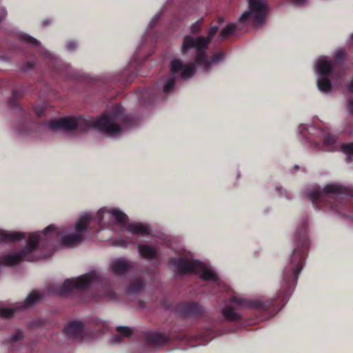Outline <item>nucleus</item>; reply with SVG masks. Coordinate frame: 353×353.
<instances>
[{
	"label": "nucleus",
	"instance_id": "1",
	"mask_svg": "<svg viewBox=\"0 0 353 353\" xmlns=\"http://www.w3.org/2000/svg\"><path fill=\"white\" fill-rule=\"evenodd\" d=\"M91 219L90 214H83L72 229H61L52 223L41 230L28 233L19 231L0 230L2 241H17L25 239L24 245L19 250H10L0 256V263L13 266L22 261L33 262L49 257L52 254L50 240L56 236L58 243L63 247L73 248L83 239V233Z\"/></svg>",
	"mask_w": 353,
	"mask_h": 353
},
{
	"label": "nucleus",
	"instance_id": "19",
	"mask_svg": "<svg viewBox=\"0 0 353 353\" xmlns=\"http://www.w3.org/2000/svg\"><path fill=\"white\" fill-rule=\"evenodd\" d=\"M19 39L21 41H22L25 43H28L34 46H40V43L38 40H37L36 39H34L25 33H20L19 34Z\"/></svg>",
	"mask_w": 353,
	"mask_h": 353
},
{
	"label": "nucleus",
	"instance_id": "29",
	"mask_svg": "<svg viewBox=\"0 0 353 353\" xmlns=\"http://www.w3.org/2000/svg\"><path fill=\"white\" fill-rule=\"evenodd\" d=\"M201 23H202V20H199V21H196L194 23H193L191 26V31L193 32H197L200 29Z\"/></svg>",
	"mask_w": 353,
	"mask_h": 353
},
{
	"label": "nucleus",
	"instance_id": "37",
	"mask_svg": "<svg viewBox=\"0 0 353 353\" xmlns=\"http://www.w3.org/2000/svg\"><path fill=\"white\" fill-rule=\"evenodd\" d=\"M276 190L278 192H281V190H282V188H276Z\"/></svg>",
	"mask_w": 353,
	"mask_h": 353
},
{
	"label": "nucleus",
	"instance_id": "28",
	"mask_svg": "<svg viewBox=\"0 0 353 353\" xmlns=\"http://www.w3.org/2000/svg\"><path fill=\"white\" fill-rule=\"evenodd\" d=\"M77 47V43L73 41H68L65 45V48L68 51H72L75 50Z\"/></svg>",
	"mask_w": 353,
	"mask_h": 353
},
{
	"label": "nucleus",
	"instance_id": "7",
	"mask_svg": "<svg viewBox=\"0 0 353 353\" xmlns=\"http://www.w3.org/2000/svg\"><path fill=\"white\" fill-rule=\"evenodd\" d=\"M85 214H90L91 219L88 223V228L83 233V239L79 244L80 245L85 239L86 236V232L90 229V224L95 219L99 228L101 230H114L117 226L123 227L128 222V215L119 207L112 205H105L100 208L94 214L92 212H84L79 214L78 218L75 220L72 225L70 227H63L59 225L61 229L69 230L72 229L74 227L76 222L79 218Z\"/></svg>",
	"mask_w": 353,
	"mask_h": 353
},
{
	"label": "nucleus",
	"instance_id": "13",
	"mask_svg": "<svg viewBox=\"0 0 353 353\" xmlns=\"http://www.w3.org/2000/svg\"><path fill=\"white\" fill-rule=\"evenodd\" d=\"M139 256L148 261L156 260L159 258V253L156 245L148 243H140L137 245Z\"/></svg>",
	"mask_w": 353,
	"mask_h": 353
},
{
	"label": "nucleus",
	"instance_id": "2",
	"mask_svg": "<svg viewBox=\"0 0 353 353\" xmlns=\"http://www.w3.org/2000/svg\"><path fill=\"white\" fill-rule=\"evenodd\" d=\"M168 267L175 274L184 275L193 273L203 280L211 282L216 288L215 292H227L230 296L229 303L222 308L221 313L228 321H239L242 319L241 314L236 310H266L272 303L271 300L264 301L262 298L247 299L234 294L210 264L195 259L193 253L188 250L181 249L177 252L176 256L170 258Z\"/></svg>",
	"mask_w": 353,
	"mask_h": 353
},
{
	"label": "nucleus",
	"instance_id": "18",
	"mask_svg": "<svg viewBox=\"0 0 353 353\" xmlns=\"http://www.w3.org/2000/svg\"><path fill=\"white\" fill-rule=\"evenodd\" d=\"M147 343L153 345H162L167 342L168 339L165 334L159 332H150L146 336Z\"/></svg>",
	"mask_w": 353,
	"mask_h": 353
},
{
	"label": "nucleus",
	"instance_id": "5",
	"mask_svg": "<svg viewBox=\"0 0 353 353\" xmlns=\"http://www.w3.org/2000/svg\"><path fill=\"white\" fill-rule=\"evenodd\" d=\"M310 243L307 225L306 223H302L295 230L293 251L287 260L283 272V283L276 294V299H281L283 303H287L292 294L294 286L303 268Z\"/></svg>",
	"mask_w": 353,
	"mask_h": 353
},
{
	"label": "nucleus",
	"instance_id": "27",
	"mask_svg": "<svg viewBox=\"0 0 353 353\" xmlns=\"http://www.w3.org/2000/svg\"><path fill=\"white\" fill-rule=\"evenodd\" d=\"M123 339V337L121 336L118 332L111 338V343L114 344L121 343Z\"/></svg>",
	"mask_w": 353,
	"mask_h": 353
},
{
	"label": "nucleus",
	"instance_id": "23",
	"mask_svg": "<svg viewBox=\"0 0 353 353\" xmlns=\"http://www.w3.org/2000/svg\"><path fill=\"white\" fill-rule=\"evenodd\" d=\"M117 332L123 337L128 338L130 337L132 334V330L129 327H124V326H119L117 327Z\"/></svg>",
	"mask_w": 353,
	"mask_h": 353
},
{
	"label": "nucleus",
	"instance_id": "17",
	"mask_svg": "<svg viewBox=\"0 0 353 353\" xmlns=\"http://www.w3.org/2000/svg\"><path fill=\"white\" fill-rule=\"evenodd\" d=\"M83 324L79 321H70L64 329L65 334L70 338L77 339L82 332Z\"/></svg>",
	"mask_w": 353,
	"mask_h": 353
},
{
	"label": "nucleus",
	"instance_id": "21",
	"mask_svg": "<svg viewBox=\"0 0 353 353\" xmlns=\"http://www.w3.org/2000/svg\"><path fill=\"white\" fill-rule=\"evenodd\" d=\"M134 241L130 238L119 237L114 240V244L117 246L127 248L128 245L133 244Z\"/></svg>",
	"mask_w": 353,
	"mask_h": 353
},
{
	"label": "nucleus",
	"instance_id": "4",
	"mask_svg": "<svg viewBox=\"0 0 353 353\" xmlns=\"http://www.w3.org/2000/svg\"><path fill=\"white\" fill-rule=\"evenodd\" d=\"M134 125L135 122L132 117L126 114L125 110L119 105H113L97 118L63 117L49 123V127L52 130L77 129L85 132L90 129H95L110 137L121 135Z\"/></svg>",
	"mask_w": 353,
	"mask_h": 353
},
{
	"label": "nucleus",
	"instance_id": "34",
	"mask_svg": "<svg viewBox=\"0 0 353 353\" xmlns=\"http://www.w3.org/2000/svg\"><path fill=\"white\" fill-rule=\"evenodd\" d=\"M348 89H349L350 92H353V78H352V80L351 81V82L349 84Z\"/></svg>",
	"mask_w": 353,
	"mask_h": 353
},
{
	"label": "nucleus",
	"instance_id": "32",
	"mask_svg": "<svg viewBox=\"0 0 353 353\" xmlns=\"http://www.w3.org/2000/svg\"><path fill=\"white\" fill-rule=\"evenodd\" d=\"M7 12L4 8L0 10V21H1L6 16Z\"/></svg>",
	"mask_w": 353,
	"mask_h": 353
},
{
	"label": "nucleus",
	"instance_id": "26",
	"mask_svg": "<svg viewBox=\"0 0 353 353\" xmlns=\"http://www.w3.org/2000/svg\"><path fill=\"white\" fill-rule=\"evenodd\" d=\"M40 53H41L46 58L57 61V57L47 50L40 49Z\"/></svg>",
	"mask_w": 353,
	"mask_h": 353
},
{
	"label": "nucleus",
	"instance_id": "8",
	"mask_svg": "<svg viewBox=\"0 0 353 353\" xmlns=\"http://www.w3.org/2000/svg\"><path fill=\"white\" fill-rule=\"evenodd\" d=\"M342 192L343 187L341 185L330 183L323 189L316 186L310 188L307 192V196L316 208L342 214L341 209L344 206L341 196Z\"/></svg>",
	"mask_w": 353,
	"mask_h": 353
},
{
	"label": "nucleus",
	"instance_id": "20",
	"mask_svg": "<svg viewBox=\"0 0 353 353\" xmlns=\"http://www.w3.org/2000/svg\"><path fill=\"white\" fill-rule=\"evenodd\" d=\"M236 30V25L234 23L228 24L221 32L220 37L225 38L228 36L232 35Z\"/></svg>",
	"mask_w": 353,
	"mask_h": 353
},
{
	"label": "nucleus",
	"instance_id": "31",
	"mask_svg": "<svg viewBox=\"0 0 353 353\" xmlns=\"http://www.w3.org/2000/svg\"><path fill=\"white\" fill-rule=\"evenodd\" d=\"M292 3L297 6H301L307 3V0H289Z\"/></svg>",
	"mask_w": 353,
	"mask_h": 353
},
{
	"label": "nucleus",
	"instance_id": "10",
	"mask_svg": "<svg viewBox=\"0 0 353 353\" xmlns=\"http://www.w3.org/2000/svg\"><path fill=\"white\" fill-rule=\"evenodd\" d=\"M100 281L97 272H91L78 277L68 279L61 284L55 285L54 292L61 296H68L73 292L91 291Z\"/></svg>",
	"mask_w": 353,
	"mask_h": 353
},
{
	"label": "nucleus",
	"instance_id": "30",
	"mask_svg": "<svg viewBox=\"0 0 353 353\" xmlns=\"http://www.w3.org/2000/svg\"><path fill=\"white\" fill-rule=\"evenodd\" d=\"M348 112L353 114V99H350L346 106Z\"/></svg>",
	"mask_w": 353,
	"mask_h": 353
},
{
	"label": "nucleus",
	"instance_id": "6",
	"mask_svg": "<svg viewBox=\"0 0 353 353\" xmlns=\"http://www.w3.org/2000/svg\"><path fill=\"white\" fill-rule=\"evenodd\" d=\"M297 133L302 135L310 147L326 151L342 150L346 154H353V143L338 145L336 137L333 136L330 129L321 126L316 127L313 124H300Z\"/></svg>",
	"mask_w": 353,
	"mask_h": 353
},
{
	"label": "nucleus",
	"instance_id": "33",
	"mask_svg": "<svg viewBox=\"0 0 353 353\" xmlns=\"http://www.w3.org/2000/svg\"><path fill=\"white\" fill-rule=\"evenodd\" d=\"M70 68V66L68 64H65V63H63L61 65V68L59 69L60 70H69Z\"/></svg>",
	"mask_w": 353,
	"mask_h": 353
},
{
	"label": "nucleus",
	"instance_id": "15",
	"mask_svg": "<svg viewBox=\"0 0 353 353\" xmlns=\"http://www.w3.org/2000/svg\"><path fill=\"white\" fill-rule=\"evenodd\" d=\"M110 323L107 321L102 320H97L95 323V328L94 332L91 334L90 341L98 340L104 335L110 332Z\"/></svg>",
	"mask_w": 353,
	"mask_h": 353
},
{
	"label": "nucleus",
	"instance_id": "25",
	"mask_svg": "<svg viewBox=\"0 0 353 353\" xmlns=\"http://www.w3.org/2000/svg\"><path fill=\"white\" fill-rule=\"evenodd\" d=\"M161 16V12H157L150 20L148 26L149 27H154L157 21L159 20L160 17Z\"/></svg>",
	"mask_w": 353,
	"mask_h": 353
},
{
	"label": "nucleus",
	"instance_id": "12",
	"mask_svg": "<svg viewBox=\"0 0 353 353\" xmlns=\"http://www.w3.org/2000/svg\"><path fill=\"white\" fill-rule=\"evenodd\" d=\"M42 298V294L37 291L30 292L25 300L20 303L14 304L12 307H4L0 304V316L2 318H10L19 310L28 308L39 302Z\"/></svg>",
	"mask_w": 353,
	"mask_h": 353
},
{
	"label": "nucleus",
	"instance_id": "38",
	"mask_svg": "<svg viewBox=\"0 0 353 353\" xmlns=\"http://www.w3.org/2000/svg\"><path fill=\"white\" fill-rule=\"evenodd\" d=\"M83 340L85 341H89V339H88L85 336H83Z\"/></svg>",
	"mask_w": 353,
	"mask_h": 353
},
{
	"label": "nucleus",
	"instance_id": "3",
	"mask_svg": "<svg viewBox=\"0 0 353 353\" xmlns=\"http://www.w3.org/2000/svg\"><path fill=\"white\" fill-rule=\"evenodd\" d=\"M218 27L212 26L208 30V37H192L187 35L184 37L181 46V52L186 54L190 50L195 53L194 62L183 61L181 59H175L170 63V73L161 79L158 87L164 94H168L173 90L175 85V79L179 77L183 79L191 78L196 70V67L203 70H208L214 65L222 61L225 54L222 52H217L208 56L205 51L208 44L217 32Z\"/></svg>",
	"mask_w": 353,
	"mask_h": 353
},
{
	"label": "nucleus",
	"instance_id": "36",
	"mask_svg": "<svg viewBox=\"0 0 353 353\" xmlns=\"http://www.w3.org/2000/svg\"><path fill=\"white\" fill-rule=\"evenodd\" d=\"M147 96H148V93L146 92H143L141 94V97L143 99V100L145 99Z\"/></svg>",
	"mask_w": 353,
	"mask_h": 353
},
{
	"label": "nucleus",
	"instance_id": "35",
	"mask_svg": "<svg viewBox=\"0 0 353 353\" xmlns=\"http://www.w3.org/2000/svg\"><path fill=\"white\" fill-rule=\"evenodd\" d=\"M35 111L38 114H41L43 112V108H37Z\"/></svg>",
	"mask_w": 353,
	"mask_h": 353
},
{
	"label": "nucleus",
	"instance_id": "24",
	"mask_svg": "<svg viewBox=\"0 0 353 353\" xmlns=\"http://www.w3.org/2000/svg\"><path fill=\"white\" fill-rule=\"evenodd\" d=\"M143 287V282L141 280H136L132 282L129 287V292H136L141 290Z\"/></svg>",
	"mask_w": 353,
	"mask_h": 353
},
{
	"label": "nucleus",
	"instance_id": "16",
	"mask_svg": "<svg viewBox=\"0 0 353 353\" xmlns=\"http://www.w3.org/2000/svg\"><path fill=\"white\" fill-rule=\"evenodd\" d=\"M126 230L136 236H145L150 234V228L148 225L141 223H132L126 226Z\"/></svg>",
	"mask_w": 353,
	"mask_h": 353
},
{
	"label": "nucleus",
	"instance_id": "9",
	"mask_svg": "<svg viewBox=\"0 0 353 353\" xmlns=\"http://www.w3.org/2000/svg\"><path fill=\"white\" fill-rule=\"evenodd\" d=\"M345 52L339 49L335 52L334 58L321 57L316 59L314 73L316 76V84L319 90L323 94H330L332 90L330 77L333 75L335 65L345 58Z\"/></svg>",
	"mask_w": 353,
	"mask_h": 353
},
{
	"label": "nucleus",
	"instance_id": "11",
	"mask_svg": "<svg viewBox=\"0 0 353 353\" xmlns=\"http://www.w3.org/2000/svg\"><path fill=\"white\" fill-rule=\"evenodd\" d=\"M249 9L239 18V21L245 24L249 21L254 26L263 24L267 19L268 6L265 0H248Z\"/></svg>",
	"mask_w": 353,
	"mask_h": 353
},
{
	"label": "nucleus",
	"instance_id": "14",
	"mask_svg": "<svg viewBox=\"0 0 353 353\" xmlns=\"http://www.w3.org/2000/svg\"><path fill=\"white\" fill-rule=\"evenodd\" d=\"M131 268L130 261L124 258H117L113 259L110 264V268L111 271L117 275L123 274L128 271Z\"/></svg>",
	"mask_w": 353,
	"mask_h": 353
},
{
	"label": "nucleus",
	"instance_id": "22",
	"mask_svg": "<svg viewBox=\"0 0 353 353\" xmlns=\"http://www.w3.org/2000/svg\"><path fill=\"white\" fill-rule=\"evenodd\" d=\"M23 332L20 330H17L15 332H14L9 337L10 341L13 343H19L23 340Z\"/></svg>",
	"mask_w": 353,
	"mask_h": 353
}]
</instances>
